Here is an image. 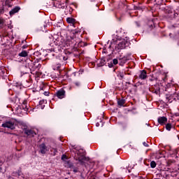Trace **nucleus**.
<instances>
[{"label": "nucleus", "mask_w": 179, "mask_h": 179, "mask_svg": "<svg viewBox=\"0 0 179 179\" xmlns=\"http://www.w3.org/2000/svg\"><path fill=\"white\" fill-rule=\"evenodd\" d=\"M43 94L45 95V96H50V92H45L44 93H43Z\"/></svg>", "instance_id": "473e14b6"}, {"label": "nucleus", "mask_w": 179, "mask_h": 179, "mask_svg": "<svg viewBox=\"0 0 179 179\" xmlns=\"http://www.w3.org/2000/svg\"><path fill=\"white\" fill-rule=\"evenodd\" d=\"M161 77H162V80H166V78H167V74H166V73L162 74Z\"/></svg>", "instance_id": "b1692460"}, {"label": "nucleus", "mask_w": 179, "mask_h": 179, "mask_svg": "<svg viewBox=\"0 0 179 179\" xmlns=\"http://www.w3.org/2000/svg\"><path fill=\"white\" fill-rule=\"evenodd\" d=\"M69 2V0H66V3H68Z\"/></svg>", "instance_id": "a19ab883"}, {"label": "nucleus", "mask_w": 179, "mask_h": 179, "mask_svg": "<svg viewBox=\"0 0 179 179\" xmlns=\"http://www.w3.org/2000/svg\"><path fill=\"white\" fill-rule=\"evenodd\" d=\"M117 64H118V59H114L113 60V65H117Z\"/></svg>", "instance_id": "cd10ccee"}, {"label": "nucleus", "mask_w": 179, "mask_h": 179, "mask_svg": "<svg viewBox=\"0 0 179 179\" xmlns=\"http://www.w3.org/2000/svg\"><path fill=\"white\" fill-rule=\"evenodd\" d=\"M171 96H172V99H173V100H175V101H177V100H179L178 94L173 93V94Z\"/></svg>", "instance_id": "aec40b11"}, {"label": "nucleus", "mask_w": 179, "mask_h": 179, "mask_svg": "<svg viewBox=\"0 0 179 179\" xmlns=\"http://www.w3.org/2000/svg\"><path fill=\"white\" fill-rule=\"evenodd\" d=\"M74 85H76V86H77L78 87H79V86H80V83H75Z\"/></svg>", "instance_id": "f704fd0d"}, {"label": "nucleus", "mask_w": 179, "mask_h": 179, "mask_svg": "<svg viewBox=\"0 0 179 179\" xmlns=\"http://www.w3.org/2000/svg\"><path fill=\"white\" fill-rule=\"evenodd\" d=\"M17 174L18 177H20V176H22V169L18 170Z\"/></svg>", "instance_id": "c756f323"}, {"label": "nucleus", "mask_w": 179, "mask_h": 179, "mask_svg": "<svg viewBox=\"0 0 179 179\" xmlns=\"http://www.w3.org/2000/svg\"><path fill=\"white\" fill-rule=\"evenodd\" d=\"M63 59H64V60H65V57H63Z\"/></svg>", "instance_id": "49530a36"}, {"label": "nucleus", "mask_w": 179, "mask_h": 179, "mask_svg": "<svg viewBox=\"0 0 179 179\" xmlns=\"http://www.w3.org/2000/svg\"><path fill=\"white\" fill-rule=\"evenodd\" d=\"M4 23H5V20L2 18H0V29H2V26H3Z\"/></svg>", "instance_id": "4be33fe9"}, {"label": "nucleus", "mask_w": 179, "mask_h": 179, "mask_svg": "<svg viewBox=\"0 0 179 179\" xmlns=\"http://www.w3.org/2000/svg\"><path fill=\"white\" fill-rule=\"evenodd\" d=\"M71 169H73V173H78V170H79L78 167L74 166L73 164V167H71Z\"/></svg>", "instance_id": "5701e85b"}, {"label": "nucleus", "mask_w": 179, "mask_h": 179, "mask_svg": "<svg viewBox=\"0 0 179 179\" xmlns=\"http://www.w3.org/2000/svg\"><path fill=\"white\" fill-rule=\"evenodd\" d=\"M22 48H23V50H24V48H26V45H23Z\"/></svg>", "instance_id": "ea45409f"}, {"label": "nucleus", "mask_w": 179, "mask_h": 179, "mask_svg": "<svg viewBox=\"0 0 179 179\" xmlns=\"http://www.w3.org/2000/svg\"><path fill=\"white\" fill-rule=\"evenodd\" d=\"M156 162L155 161H152L151 163H150V167L152 169H155L156 167Z\"/></svg>", "instance_id": "412c9836"}, {"label": "nucleus", "mask_w": 179, "mask_h": 179, "mask_svg": "<svg viewBox=\"0 0 179 179\" xmlns=\"http://www.w3.org/2000/svg\"><path fill=\"white\" fill-rule=\"evenodd\" d=\"M50 85L44 83L41 85V90H50Z\"/></svg>", "instance_id": "f8f14e48"}, {"label": "nucleus", "mask_w": 179, "mask_h": 179, "mask_svg": "<svg viewBox=\"0 0 179 179\" xmlns=\"http://www.w3.org/2000/svg\"><path fill=\"white\" fill-rule=\"evenodd\" d=\"M40 76H41V73L36 71L35 74V77L40 78Z\"/></svg>", "instance_id": "393cba45"}, {"label": "nucleus", "mask_w": 179, "mask_h": 179, "mask_svg": "<svg viewBox=\"0 0 179 179\" xmlns=\"http://www.w3.org/2000/svg\"><path fill=\"white\" fill-rule=\"evenodd\" d=\"M36 91L35 90H33V93H34Z\"/></svg>", "instance_id": "c03bdc74"}, {"label": "nucleus", "mask_w": 179, "mask_h": 179, "mask_svg": "<svg viewBox=\"0 0 179 179\" xmlns=\"http://www.w3.org/2000/svg\"><path fill=\"white\" fill-rule=\"evenodd\" d=\"M134 10H141V8L137 6H134Z\"/></svg>", "instance_id": "bb28decb"}, {"label": "nucleus", "mask_w": 179, "mask_h": 179, "mask_svg": "<svg viewBox=\"0 0 179 179\" xmlns=\"http://www.w3.org/2000/svg\"><path fill=\"white\" fill-rule=\"evenodd\" d=\"M2 164H3V161L0 159V173H2V167H1Z\"/></svg>", "instance_id": "c85d7f7f"}, {"label": "nucleus", "mask_w": 179, "mask_h": 179, "mask_svg": "<svg viewBox=\"0 0 179 179\" xmlns=\"http://www.w3.org/2000/svg\"><path fill=\"white\" fill-rule=\"evenodd\" d=\"M65 167H67V169H72L73 167V163L71 162V160H66L64 161Z\"/></svg>", "instance_id": "9d476101"}, {"label": "nucleus", "mask_w": 179, "mask_h": 179, "mask_svg": "<svg viewBox=\"0 0 179 179\" xmlns=\"http://www.w3.org/2000/svg\"><path fill=\"white\" fill-rule=\"evenodd\" d=\"M127 93V91H124V94Z\"/></svg>", "instance_id": "de8ad7c7"}, {"label": "nucleus", "mask_w": 179, "mask_h": 179, "mask_svg": "<svg viewBox=\"0 0 179 179\" xmlns=\"http://www.w3.org/2000/svg\"><path fill=\"white\" fill-rule=\"evenodd\" d=\"M153 92H154V93H155V94H160V90H155Z\"/></svg>", "instance_id": "2f4dec72"}, {"label": "nucleus", "mask_w": 179, "mask_h": 179, "mask_svg": "<svg viewBox=\"0 0 179 179\" xmlns=\"http://www.w3.org/2000/svg\"><path fill=\"white\" fill-rule=\"evenodd\" d=\"M55 152H57V149H55Z\"/></svg>", "instance_id": "a18cd8bd"}, {"label": "nucleus", "mask_w": 179, "mask_h": 179, "mask_svg": "<svg viewBox=\"0 0 179 179\" xmlns=\"http://www.w3.org/2000/svg\"><path fill=\"white\" fill-rule=\"evenodd\" d=\"M139 78L140 79H145L146 78H148L146 71L145 70L141 71L139 75Z\"/></svg>", "instance_id": "ddd939ff"}, {"label": "nucleus", "mask_w": 179, "mask_h": 179, "mask_svg": "<svg viewBox=\"0 0 179 179\" xmlns=\"http://www.w3.org/2000/svg\"><path fill=\"white\" fill-rule=\"evenodd\" d=\"M143 145L144 146H145L146 148H149V144H148V143H146V142H144V143H143Z\"/></svg>", "instance_id": "72a5a7b5"}, {"label": "nucleus", "mask_w": 179, "mask_h": 179, "mask_svg": "<svg viewBox=\"0 0 179 179\" xmlns=\"http://www.w3.org/2000/svg\"><path fill=\"white\" fill-rule=\"evenodd\" d=\"M109 68H113V63L108 64Z\"/></svg>", "instance_id": "e433bc0d"}, {"label": "nucleus", "mask_w": 179, "mask_h": 179, "mask_svg": "<svg viewBox=\"0 0 179 179\" xmlns=\"http://www.w3.org/2000/svg\"><path fill=\"white\" fill-rule=\"evenodd\" d=\"M104 64H101V65H100V66H103Z\"/></svg>", "instance_id": "37998d69"}, {"label": "nucleus", "mask_w": 179, "mask_h": 179, "mask_svg": "<svg viewBox=\"0 0 179 179\" xmlns=\"http://www.w3.org/2000/svg\"><path fill=\"white\" fill-rule=\"evenodd\" d=\"M99 123H96V127H99Z\"/></svg>", "instance_id": "79ce46f5"}, {"label": "nucleus", "mask_w": 179, "mask_h": 179, "mask_svg": "<svg viewBox=\"0 0 179 179\" xmlns=\"http://www.w3.org/2000/svg\"><path fill=\"white\" fill-rule=\"evenodd\" d=\"M131 92H132V91H129V93H131Z\"/></svg>", "instance_id": "603ef678"}, {"label": "nucleus", "mask_w": 179, "mask_h": 179, "mask_svg": "<svg viewBox=\"0 0 179 179\" xmlns=\"http://www.w3.org/2000/svg\"><path fill=\"white\" fill-rule=\"evenodd\" d=\"M9 90H12V89H9Z\"/></svg>", "instance_id": "3c124183"}, {"label": "nucleus", "mask_w": 179, "mask_h": 179, "mask_svg": "<svg viewBox=\"0 0 179 179\" xmlns=\"http://www.w3.org/2000/svg\"><path fill=\"white\" fill-rule=\"evenodd\" d=\"M13 176H14V177H17L18 176H17V172H13Z\"/></svg>", "instance_id": "c9c22d12"}, {"label": "nucleus", "mask_w": 179, "mask_h": 179, "mask_svg": "<svg viewBox=\"0 0 179 179\" xmlns=\"http://www.w3.org/2000/svg\"><path fill=\"white\" fill-rule=\"evenodd\" d=\"M13 89L15 90H22V89H24V86H23L22 84L19 83H14V85H13Z\"/></svg>", "instance_id": "6e6552de"}, {"label": "nucleus", "mask_w": 179, "mask_h": 179, "mask_svg": "<svg viewBox=\"0 0 179 179\" xmlns=\"http://www.w3.org/2000/svg\"><path fill=\"white\" fill-rule=\"evenodd\" d=\"M113 41H116V43H117L116 45V48H117V50H124V48L129 45V41H128V40L126 39H120L116 41L115 39H113Z\"/></svg>", "instance_id": "f03ea898"}, {"label": "nucleus", "mask_w": 179, "mask_h": 179, "mask_svg": "<svg viewBox=\"0 0 179 179\" xmlns=\"http://www.w3.org/2000/svg\"><path fill=\"white\" fill-rule=\"evenodd\" d=\"M66 22H67V23H71L72 24H73L76 22V20H75V18L68 17L66 19Z\"/></svg>", "instance_id": "a211bd4d"}, {"label": "nucleus", "mask_w": 179, "mask_h": 179, "mask_svg": "<svg viewBox=\"0 0 179 179\" xmlns=\"http://www.w3.org/2000/svg\"><path fill=\"white\" fill-rule=\"evenodd\" d=\"M1 127H3V128H9L10 129H15V123L10 122V121H8L6 122L5 123L2 124Z\"/></svg>", "instance_id": "20e7f679"}, {"label": "nucleus", "mask_w": 179, "mask_h": 179, "mask_svg": "<svg viewBox=\"0 0 179 179\" xmlns=\"http://www.w3.org/2000/svg\"><path fill=\"white\" fill-rule=\"evenodd\" d=\"M166 99H169V96H166Z\"/></svg>", "instance_id": "09e8293b"}, {"label": "nucleus", "mask_w": 179, "mask_h": 179, "mask_svg": "<svg viewBox=\"0 0 179 179\" xmlns=\"http://www.w3.org/2000/svg\"><path fill=\"white\" fill-rule=\"evenodd\" d=\"M53 6L58 8L59 9H65V6H63L62 3L59 1H53Z\"/></svg>", "instance_id": "39448f33"}, {"label": "nucleus", "mask_w": 179, "mask_h": 179, "mask_svg": "<svg viewBox=\"0 0 179 179\" xmlns=\"http://www.w3.org/2000/svg\"><path fill=\"white\" fill-rule=\"evenodd\" d=\"M64 179H68V178H65Z\"/></svg>", "instance_id": "8fccbe9b"}, {"label": "nucleus", "mask_w": 179, "mask_h": 179, "mask_svg": "<svg viewBox=\"0 0 179 179\" xmlns=\"http://www.w3.org/2000/svg\"><path fill=\"white\" fill-rule=\"evenodd\" d=\"M75 160H78L81 166H85V162H89V157H86L85 153L80 152V150L77 151L74 157Z\"/></svg>", "instance_id": "f257e3e1"}, {"label": "nucleus", "mask_w": 179, "mask_h": 179, "mask_svg": "<svg viewBox=\"0 0 179 179\" xmlns=\"http://www.w3.org/2000/svg\"><path fill=\"white\" fill-rule=\"evenodd\" d=\"M165 128L167 131H171V128H173V125L171 123H167L165 126Z\"/></svg>", "instance_id": "6ab92c4d"}, {"label": "nucleus", "mask_w": 179, "mask_h": 179, "mask_svg": "<svg viewBox=\"0 0 179 179\" xmlns=\"http://www.w3.org/2000/svg\"><path fill=\"white\" fill-rule=\"evenodd\" d=\"M167 122V117L163 116V117H159L158 118V123L160 124V125H164Z\"/></svg>", "instance_id": "1a4fd4ad"}, {"label": "nucleus", "mask_w": 179, "mask_h": 179, "mask_svg": "<svg viewBox=\"0 0 179 179\" xmlns=\"http://www.w3.org/2000/svg\"><path fill=\"white\" fill-rule=\"evenodd\" d=\"M43 103H44V100H42V101H39V104H40V105L43 104Z\"/></svg>", "instance_id": "4c0bfd02"}, {"label": "nucleus", "mask_w": 179, "mask_h": 179, "mask_svg": "<svg viewBox=\"0 0 179 179\" xmlns=\"http://www.w3.org/2000/svg\"><path fill=\"white\" fill-rule=\"evenodd\" d=\"M24 129V133L25 134V135H27V136H29V138H33V136L37 135V134H36V131L31 130V129H27V126L23 128Z\"/></svg>", "instance_id": "7ed1b4c3"}, {"label": "nucleus", "mask_w": 179, "mask_h": 179, "mask_svg": "<svg viewBox=\"0 0 179 179\" xmlns=\"http://www.w3.org/2000/svg\"><path fill=\"white\" fill-rule=\"evenodd\" d=\"M55 96L58 97V99H64L65 97V90H59L56 92Z\"/></svg>", "instance_id": "0eeeda50"}, {"label": "nucleus", "mask_w": 179, "mask_h": 179, "mask_svg": "<svg viewBox=\"0 0 179 179\" xmlns=\"http://www.w3.org/2000/svg\"><path fill=\"white\" fill-rule=\"evenodd\" d=\"M68 160V157H66V155H63L62 156V160H64V162L66 161V160Z\"/></svg>", "instance_id": "a878e982"}, {"label": "nucleus", "mask_w": 179, "mask_h": 179, "mask_svg": "<svg viewBox=\"0 0 179 179\" xmlns=\"http://www.w3.org/2000/svg\"><path fill=\"white\" fill-rule=\"evenodd\" d=\"M16 123L19 124V125H22L23 128H26L27 125H26V123L23 122V121L17 120L16 119L14 120Z\"/></svg>", "instance_id": "dca6fc26"}, {"label": "nucleus", "mask_w": 179, "mask_h": 179, "mask_svg": "<svg viewBox=\"0 0 179 179\" xmlns=\"http://www.w3.org/2000/svg\"><path fill=\"white\" fill-rule=\"evenodd\" d=\"M39 149L42 155H45V153L47 152V145H45V143H44L39 145Z\"/></svg>", "instance_id": "423d86ee"}, {"label": "nucleus", "mask_w": 179, "mask_h": 179, "mask_svg": "<svg viewBox=\"0 0 179 179\" xmlns=\"http://www.w3.org/2000/svg\"><path fill=\"white\" fill-rule=\"evenodd\" d=\"M18 55L19 57H29V52L26 50H22L21 52L18 54Z\"/></svg>", "instance_id": "4468645a"}, {"label": "nucleus", "mask_w": 179, "mask_h": 179, "mask_svg": "<svg viewBox=\"0 0 179 179\" xmlns=\"http://www.w3.org/2000/svg\"><path fill=\"white\" fill-rule=\"evenodd\" d=\"M117 104L120 107H122V106H124V104H125V99H119L117 101Z\"/></svg>", "instance_id": "f3484780"}, {"label": "nucleus", "mask_w": 179, "mask_h": 179, "mask_svg": "<svg viewBox=\"0 0 179 179\" xmlns=\"http://www.w3.org/2000/svg\"><path fill=\"white\" fill-rule=\"evenodd\" d=\"M22 110H24L25 108H27V106H26V103H23V105L20 107Z\"/></svg>", "instance_id": "7c9ffc66"}, {"label": "nucleus", "mask_w": 179, "mask_h": 179, "mask_svg": "<svg viewBox=\"0 0 179 179\" xmlns=\"http://www.w3.org/2000/svg\"><path fill=\"white\" fill-rule=\"evenodd\" d=\"M172 89H173V90H177V88H176V87H174V85H172Z\"/></svg>", "instance_id": "58836bf2"}, {"label": "nucleus", "mask_w": 179, "mask_h": 179, "mask_svg": "<svg viewBox=\"0 0 179 179\" xmlns=\"http://www.w3.org/2000/svg\"><path fill=\"white\" fill-rule=\"evenodd\" d=\"M52 69L54 71H61V64H56L52 66Z\"/></svg>", "instance_id": "2eb2a0df"}, {"label": "nucleus", "mask_w": 179, "mask_h": 179, "mask_svg": "<svg viewBox=\"0 0 179 179\" xmlns=\"http://www.w3.org/2000/svg\"><path fill=\"white\" fill-rule=\"evenodd\" d=\"M19 10H20V7L17 6L15 8H14L13 9H12L9 13L11 16H13V15H15V13H17V12H19Z\"/></svg>", "instance_id": "9b49d317"}]
</instances>
